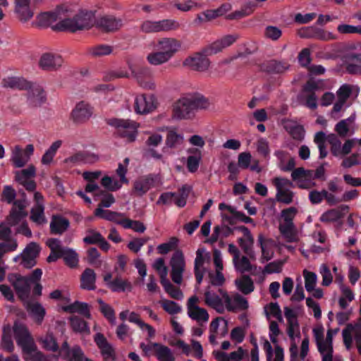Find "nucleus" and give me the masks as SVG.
<instances>
[{
    "instance_id": "nucleus-50",
    "label": "nucleus",
    "mask_w": 361,
    "mask_h": 361,
    "mask_svg": "<svg viewBox=\"0 0 361 361\" xmlns=\"http://www.w3.org/2000/svg\"><path fill=\"white\" fill-rule=\"evenodd\" d=\"M61 140H56L49 146L42 157L41 163L43 165L49 166L53 163L54 158L58 149L61 147Z\"/></svg>"
},
{
    "instance_id": "nucleus-21",
    "label": "nucleus",
    "mask_w": 361,
    "mask_h": 361,
    "mask_svg": "<svg viewBox=\"0 0 361 361\" xmlns=\"http://www.w3.org/2000/svg\"><path fill=\"white\" fill-rule=\"evenodd\" d=\"M8 281L14 287L18 297L23 301H27L30 291V284L27 277L18 274L8 276Z\"/></svg>"
},
{
    "instance_id": "nucleus-28",
    "label": "nucleus",
    "mask_w": 361,
    "mask_h": 361,
    "mask_svg": "<svg viewBox=\"0 0 361 361\" xmlns=\"http://www.w3.org/2000/svg\"><path fill=\"white\" fill-rule=\"evenodd\" d=\"M183 65L196 71L205 72L210 67V61L204 55L195 54L187 57L183 61Z\"/></svg>"
},
{
    "instance_id": "nucleus-63",
    "label": "nucleus",
    "mask_w": 361,
    "mask_h": 361,
    "mask_svg": "<svg viewBox=\"0 0 361 361\" xmlns=\"http://www.w3.org/2000/svg\"><path fill=\"white\" fill-rule=\"evenodd\" d=\"M265 314L269 319L275 318L280 322L283 321L282 314L278 303H270L264 307Z\"/></svg>"
},
{
    "instance_id": "nucleus-56",
    "label": "nucleus",
    "mask_w": 361,
    "mask_h": 361,
    "mask_svg": "<svg viewBox=\"0 0 361 361\" xmlns=\"http://www.w3.org/2000/svg\"><path fill=\"white\" fill-rule=\"evenodd\" d=\"M71 326L75 332L89 335L90 334V328L86 322L78 317H72L70 318Z\"/></svg>"
},
{
    "instance_id": "nucleus-7",
    "label": "nucleus",
    "mask_w": 361,
    "mask_h": 361,
    "mask_svg": "<svg viewBox=\"0 0 361 361\" xmlns=\"http://www.w3.org/2000/svg\"><path fill=\"white\" fill-rule=\"evenodd\" d=\"M214 286L211 284L206 288L204 291V302L218 313L222 314L225 312L224 294H227V292Z\"/></svg>"
},
{
    "instance_id": "nucleus-23",
    "label": "nucleus",
    "mask_w": 361,
    "mask_h": 361,
    "mask_svg": "<svg viewBox=\"0 0 361 361\" xmlns=\"http://www.w3.org/2000/svg\"><path fill=\"white\" fill-rule=\"evenodd\" d=\"M131 73L132 77L142 88L147 90H156L157 83L149 75L147 68H140L136 70L131 68Z\"/></svg>"
},
{
    "instance_id": "nucleus-16",
    "label": "nucleus",
    "mask_w": 361,
    "mask_h": 361,
    "mask_svg": "<svg viewBox=\"0 0 361 361\" xmlns=\"http://www.w3.org/2000/svg\"><path fill=\"white\" fill-rule=\"evenodd\" d=\"M147 47L160 50L171 60L180 49V43L174 38H161L150 42Z\"/></svg>"
},
{
    "instance_id": "nucleus-42",
    "label": "nucleus",
    "mask_w": 361,
    "mask_h": 361,
    "mask_svg": "<svg viewBox=\"0 0 361 361\" xmlns=\"http://www.w3.org/2000/svg\"><path fill=\"white\" fill-rule=\"evenodd\" d=\"M274 345L273 349L271 343L265 341L263 343V349L266 353L268 361H283V350L279 345V343Z\"/></svg>"
},
{
    "instance_id": "nucleus-11",
    "label": "nucleus",
    "mask_w": 361,
    "mask_h": 361,
    "mask_svg": "<svg viewBox=\"0 0 361 361\" xmlns=\"http://www.w3.org/2000/svg\"><path fill=\"white\" fill-rule=\"evenodd\" d=\"M159 106V101L154 94H140L135 96L134 109L137 114H147Z\"/></svg>"
},
{
    "instance_id": "nucleus-45",
    "label": "nucleus",
    "mask_w": 361,
    "mask_h": 361,
    "mask_svg": "<svg viewBox=\"0 0 361 361\" xmlns=\"http://www.w3.org/2000/svg\"><path fill=\"white\" fill-rule=\"evenodd\" d=\"M347 209V207H343L328 210L321 215L320 221L324 223L339 222V221L344 216V212Z\"/></svg>"
},
{
    "instance_id": "nucleus-4",
    "label": "nucleus",
    "mask_w": 361,
    "mask_h": 361,
    "mask_svg": "<svg viewBox=\"0 0 361 361\" xmlns=\"http://www.w3.org/2000/svg\"><path fill=\"white\" fill-rule=\"evenodd\" d=\"M94 20V13L92 11H82L73 18L66 17V19L61 20L60 27L63 30L75 32L90 27Z\"/></svg>"
},
{
    "instance_id": "nucleus-6",
    "label": "nucleus",
    "mask_w": 361,
    "mask_h": 361,
    "mask_svg": "<svg viewBox=\"0 0 361 361\" xmlns=\"http://www.w3.org/2000/svg\"><path fill=\"white\" fill-rule=\"evenodd\" d=\"M107 123L116 129L117 133L127 142H133L137 136L139 125L130 120L110 118Z\"/></svg>"
},
{
    "instance_id": "nucleus-22",
    "label": "nucleus",
    "mask_w": 361,
    "mask_h": 361,
    "mask_svg": "<svg viewBox=\"0 0 361 361\" xmlns=\"http://www.w3.org/2000/svg\"><path fill=\"white\" fill-rule=\"evenodd\" d=\"M213 260L215 272L212 271L208 272L209 282L214 286H222L225 282V278L222 273L224 269L222 256L219 250H214Z\"/></svg>"
},
{
    "instance_id": "nucleus-46",
    "label": "nucleus",
    "mask_w": 361,
    "mask_h": 361,
    "mask_svg": "<svg viewBox=\"0 0 361 361\" xmlns=\"http://www.w3.org/2000/svg\"><path fill=\"white\" fill-rule=\"evenodd\" d=\"M355 114H353L350 117L338 122L335 126V130L342 137L346 136L348 133L354 132Z\"/></svg>"
},
{
    "instance_id": "nucleus-60",
    "label": "nucleus",
    "mask_w": 361,
    "mask_h": 361,
    "mask_svg": "<svg viewBox=\"0 0 361 361\" xmlns=\"http://www.w3.org/2000/svg\"><path fill=\"white\" fill-rule=\"evenodd\" d=\"M190 98L193 109H207L209 106V100L197 92L189 93Z\"/></svg>"
},
{
    "instance_id": "nucleus-30",
    "label": "nucleus",
    "mask_w": 361,
    "mask_h": 361,
    "mask_svg": "<svg viewBox=\"0 0 361 361\" xmlns=\"http://www.w3.org/2000/svg\"><path fill=\"white\" fill-rule=\"evenodd\" d=\"M63 59L61 56L52 52L43 53L39 60V67L45 71H54L61 66Z\"/></svg>"
},
{
    "instance_id": "nucleus-10",
    "label": "nucleus",
    "mask_w": 361,
    "mask_h": 361,
    "mask_svg": "<svg viewBox=\"0 0 361 361\" xmlns=\"http://www.w3.org/2000/svg\"><path fill=\"white\" fill-rule=\"evenodd\" d=\"M276 188V200L281 203L289 204L293 201L294 192L291 190L292 182L283 177H276L272 180Z\"/></svg>"
},
{
    "instance_id": "nucleus-13",
    "label": "nucleus",
    "mask_w": 361,
    "mask_h": 361,
    "mask_svg": "<svg viewBox=\"0 0 361 361\" xmlns=\"http://www.w3.org/2000/svg\"><path fill=\"white\" fill-rule=\"evenodd\" d=\"M200 300L196 295L191 296L186 304L187 314L191 319L199 324H205L209 321L207 310L199 305Z\"/></svg>"
},
{
    "instance_id": "nucleus-8",
    "label": "nucleus",
    "mask_w": 361,
    "mask_h": 361,
    "mask_svg": "<svg viewBox=\"0 0 361 361\" xmlns=\"http://www.w3.org/2000/svg\"><path fill=\"white\" fill-rule=\"evenodd\" d=\"M70 11L68 6L63 5L54 11L42 12L37 16V23L41 26L52 25L57 23L58 28L63 30L60 27L61 20L66 19V17L69 16Z\"/></svg>"
},
{
    "instance_id": "nucleus-14",
    "label": "nucleus",
    "mask_w": 361,
    "mask_h": 361,
    "mask_svg": "<svg viewBox=\"0 0 361 361\" xmlns=\"http://www.w3.org/2000/svg\"><path fill=\"white\" fill-rule=\"evenodd\" d=\"M171 268V276L172 281L178 284L183 281V273L185 269V261L183 253L180 250H176L172 255L170 260Z\"/></svg>"
},
{
    "instance_id": "nucleus-47",
    "label": "nucleus",
    "mask_w": 361,
    "mask_h": 361,
    "mask_svg": "<svg viewBox=\"0 0 361 361\" xmlns=\"http://www.w3.org/2000/svg\"><path fill=\"white\" fill-rule=\"evenodd\" d=\"M236 229L243 235V238H240L238 240L240 245L247 255L252 257L251 255V248L252 247L254 240L250 231L244 226H238Z\"/></svg>"
},
{
    "instance_id": "nucleus-29",
    "label": "nucleus",
    "mask_w": 361,
    "mask_h": 361,
    "mask_svg": "<svg viewBox=\"0 0 361 361\" xmlns=\"http://www.w3.org/2000/svg\"><path fill=\"white\" fill-rule=\"evenodd\" d=\"M228 331V322L223 317H216L213 319L209 326V341L215 344L218 337L225 336Z\"/></svg>"
},
{
    "instance_id": "nucleus-1",
    "label": "nucleus",
    "mask_w": 361,
    "mask_h": 361,
    "mask_svg": "<svg viewBox=\"0 0 361 361\" xmlns=\"http://www.w3.org/2000/svg\"><path fill=\"white\" fill-rule=\"evenodd\" d=\"M13 334H14L18 345L22 348L23 357L26 361H54L58 360L59 356L46 357L39 351L29 330L25 324L19 322H16L13 328L10 324L4 326L1 345L5 350L8 351L13 350Z\"/></svg>"
},
{
    "instance_id": "nucleus-40",
    "label": "nucleus",
    "mask_w": 361,
    "mask_h": 361,
    "mask_svg": "<svg viewBox=\"0 0 361 361\" xmlns=\"http://www.w3.org/2000/svg\"><path fill=\"white\" fill-rule=\"evenodd\" d=\"M97 159V157L94 154L82 152L66 158L65 162L69 166H73L82 163H92Z\"/></svg>"
},
{
    "instance_id": "nucleus-64",
    "label": "nucleus",
    "mask_w": 361,
    "mask_h": 361,
    "mask_svg": "<svg viewBox=\"0 0 361 361\" xmlns=\"http://www.w3.org/2000/svg\"><path fill=\"white\" fill-rule=\"evenodd\" d=\"M349 59L352 63H349L347 66V71L352 74L361 75V54H352L349 56Z\"/></svg>"
},
{
    "instance_id": "nucleus-54",
    "label": "nucleus",
    "mask_w": 361,
    "mask_h": 361,
    "mask_svg": "<svg viewBox=\"0 0 361 361\" xmlns=\"http://www.w3.org/2000/svg\"><path fill=\"white\" fill-rule=\"evenodd\" d=\"M69 226V222L67 219L54 216L50 224V228L54 233H61L65 231Z\"/></svg>"
},
{
    "instance_id": "nucleus-24",
    "label": "nucleus",
    "mask_w": 361,
    "mask_h": 361,
    "mask_svg": "<svg viewBox=\"0 0 361 361\" xmlns=\"http://www.w3.org/2000/svg\"><path fill=\"white\" fill-rule=\"evenodd\" d=\"M320 82L314 80L309 81L304 87L301 94V99L305 101L306 106L311 109H315L317 107V97L314 92L319 90Z\"/></svg>"
},
{
    "instance_id": "nucleus-18",
    "label": "nucleus",
    "mask_w": 361,
    "mask_h": 361,
    "mask_svg": "<svg viewBox=\"0 0 361 361\" xmlns=\"http://www.w3.org/2000/svg\"><path fill=\"white\" fill-rule=\"evenodd\" d=\"M40 247L36 243H29L20 255L13 258L14 262L21 259V264L26 268H32L36 264V259L40 252Z\"/></svg>"
},
{
    "instance_id": "nucleus-55",
    "label": "nucleus",
    "mask_w": 361,
    "mask_h": 361,
    "mask_svg": "<svg viewBox=\"0 0 361 361\" xmlns=\"http://www.w3.org/2000/svg\"><path fill=\"white\" fill-rule=\"evenodd\" d=\"M39 343L47 350L56 352L59 350L58 343L51 333H47L44 336H42L38 338Z\"/></svg>"
},
{
    "instance_id": "nucleus-57",
    "label": "nucleus",
    "mask_w": 361,
    "mask_h": 361,
    "mask_svg": "<svg viewBox=\"0 0 361 361\" xmlns=\"http://www.w3.org/2000/svg\"><path fill=\"white\" fill-rule=\"evenodd\" d=\"M233 263L236 271L240 273H245L247 271H251L252 270V266L251 265L249 259L245 256H240V255L233 259Z\"/></svg>"
},
{
    "instance_id": "nucleus-39",
    "label": "nucleus",
    "mask_w": 361,
    "mask_h": 361,
    "mask_svg": "<svg viewBox=\"0 0 361 361\" xmlns=\"http://www.w3.org/2000/svg\"><path fill=\"white\" fill-rule=\"evenodd\" d=\"M25 308L33 319L38 324H42L45 314L44 307L39 302H30L27 300L24 302Z\"/></svg>"
},
{
    "instance_id": "nucleus-49",
    "label": "nucleus",
    "mask_w": 361,
    "mask_h": 361,
    "mask_svg": "<svg viewBox=\"0 0 361 361\" xmlns=\"http://www.w3.org/2000/svg\"><path fill=\"white\" fill-rule=\"evenodd\" d=\"M188 155L186 159V167L189 172L195 173L198 170L200 161L202 160V153L198 149H189Z\"/></svg>"
},
{
    "instance_id": "nucleus-44",
    "label": "nucleus",
    "mask_w": 361,
    "mask_h": 361,
    "mask_svg": "<svg viewBox=\"0 0 361 361\" xmlns=\"http://www.w3.org/2000/svg\"><path fill=\"white\" fill-rule=\"evenodd\" d=\"M252 161V155L248 152H241L238 156V164L240 169H246L250 168L252 171L260 172L261 168L259 166L258 161L255 160L254 164L250 165Z\"/></svg>"
},
{
    "instance_id": "nucleus-17",
    "label": "nucleus",
    "mask_w": 361,
    "mask_h": 361,
    "mask_svg": "<svg viewBox=\"0 0 361 361\" xmlns=\"http://www.w3.org/2000/svg\"><path fill=\"white\" fill-rule=\"evenodd\" d=\"M291 178L295 185L302 189H310L316 185L314 171L306 170L302 167L293 169L291 173Z\"/></svg>"
},
{
    "instance_id": "nucleus-31",
    "label": "nucleus",
    "mask_w": 361,
    "mask_h": 361,
    "mask_svg": "<svg viewBox=\"0 0 361 361\" xmlns=\"http://www.w3.org/2000/svg\"><path fill=\"white\" fill-rule=\"evenodd\" d=\"M35 167L30 165L26 169L15 173L16 180L23 185L27 190H32L35 188V184L31 178L35 176Z\"/></svg>"
},
{
    "instance_id": "nucleus-35",
    "label": "nucleus",
    "mask_w": 361,
    "mask_h": 361,
    "mask_svg": "<svg viewBox=\"0 0 361 361\" xmlns=\"http://www.w3.org/2000/svg\"><path fill=\"white\" fill-rule=\"evenodd\" d=\"M35 205L32 208L30 218L33 222L38 225L44 224L47 222L44 215L43 197L39 192L34 195Z\"/></svg>"
},
{
    "instance_id": "nucleus-27",
    "label": "nucleus",
    "mask_w": 361,
    "mask_h": 361,
    "mask_svg": "<svg viewBox=\"0 0 361 361\" xmlns=\"http://www.w3.org/2000/svg\"><path fill=\"white\" fill-rule=\"evenodd\" d=\"M287 334L291 341L290 347V358L295 360L299 356L298 343L300 338V330L298 322L288 323Z\"/></svg>"
},
{
    "instance_id": "nucleus-48",
    "label": "nucleus",
    "mask_w": 361,
    "mask_h": 361,
    "mask_svg": "<svg viewBox=\"0 0 361 361\" xmlns=\"http://www.w3.org/2000/svg\"><path fill=\"white\" fill-rule=\"evenodd\" d=\"M279 229L282 237L287 242L292 243L299 240V233L294 224H279Z\"/></svg>"
},
{
    "instance_id": "nucleus-59",
    "label": "nucleus",
    "mask_w": 361,
    "mask_h": 361,
    "mask_svg": "<svg viewBox=\"0 0 361 361\" xmlns=\"http://www.w3.org/2000/svg\"><path fill=\"white\" fill-rule=\"evenodd\" d=\"M61 257L70 267H75L78 264V255L73 249L64 248L61 251Z\"/></svg>"
},
{
    "instance_id": "nucleus-26",
    "label": "nucleus",
    "mask_w": 361,
    "mask_h": 361,
    "mask_svg": "<svg viewBox=\"0 0 361 361\" xmlns=\"http://www.w3.org/2000/svg\"><path fill=\"white\" fill-rule=\"evenodd\" d=\"M13 11L16 18L23 23L30 21L34 16L30 0H15Z\"/></svg>"
},
{
    "instance_id": "nucleus-2",
    "label": "nucleus",
    "mask_w": 361,
    "mask_h": 361,
    "mask_svg": "<svg viewBox=\"0 0 361 361\" xmlns=\"http://www.w3.org/2000/svg\"><path fill=\"white\" fill-rule=\"evenodd\" d=\"M338 329H329L325 336L324 327L318 324L312 329V334L317 348L322 357V361H332L333 358V337L337 334Z\"/></svg>"
},
{
    "instance_id": "nucleus-43",
    "label": "nucleus",
    "mask_w": 361,
    "mask_h": 361,
    "mask_svg": "<svg viewBox=\"0 0 361 361\" xmlns=\"http://www.w3.org/2000/svg\"><path fill=\"white\" fill-rule=\"evenodd\" d=\"M259 243L262 250V259L264 261L270 260L274 256V249L276 246L275 242L269 238H264L262 235L259 236Z\"/></svg>"
},
{
    "instance_id": "nucleus-61",
    "label": "nucleus",
    "mask_w": 361,
    "mask_h": 361,
    "mask_svg": "<svg viewBox=\"0 0 361 361\" xmlns=\"http://www.w3.org/2000/svg\"><path fill=\"white\" fill-rule=\"evenodd\" d=\"M118 224L125 228H131L134 231L140 233L145 232L146 229L145 225L142 222L131 220L130 219H122L120 221H118Z\"/></svg>"
},
{
    "instance_id": "nucleus-9",
    "label": "nucleus",
    "mask_w": 361,
    "mask_h": 361,
    "mask_svg": "<svg viewBox=\"0 0 361 361\" xmlns=\"http://www.w3.org/2000/svg\"><path fill=\"white\" fill-rule=\"evenodd\" d=\"M129 159L126 158L123 163L118 164L116 169V174L119 179L105 176L101 180L102 185L107 190L111 191H116L120 189L123 184L128 183V179L126 178V174L128 170Z\"/></svg>"
},
{
    "instance_id": "nucleus-58",
    "label": "nucleus",
    "mask_w": 361,
    "mask_h": 361,
    "mask_svg": "<svg viewBox=\"0 0 361 361\" xmlns=\"http://www.w3.org/2000/svg\"><path fill=\"white\" fill-rule=\"evenodd\" d=\"M238 289L244 294H249L254 290V284L252 279L248 276H242L235 281Z\"/></svg>"
},
{
    "instance_id": "nucleus-25",
    "label": "nucleus",
    "mask_w": 361,
    "mask_h": 361,
    "mask_svg": "<svg viewBox=\"0 0 361 361\" xmlns=\"http://www.w3.org/2000/svg\"><path fill=\"white\" fill-rule=\"evenodd\" d=\"M178 26L176 21L164 20L160 21L147 20L141 25V30L146 33L160 32L176 28Z\"/></svg>"
},
{
    "instance_id": "nucleus-36",
    "label": "nucleus",
    "mask_w": 361,
    "mask_h": 361,
    "mask_svg": "<svg viewBox=\"0 0 361 361\" xmlns=\"http://www.w3.org/2000/svg\"><path fill=\"white\" fill-rule=\"evenodd\" d=\"M161 142L162 136L160 134L157 133H150L145 142L147 156L157 160L161 159L162 155L154 149L160 145Z\"/></svg>"
},
{
    "instance_id": "nucleus-3",
    "label": "nucleus",
    "mask_w": 361,
    "mask_h": 361,
    "mask_svg": "<svg viewBox=\"0 0 361 361\" xmlns=\"http://www.w3.org/2000/svg\"><path fill=\"white\" fill-rule=\"evenodd\" d=\"M27 205V201L23 199L17 200L14 202L10 216L7 219V223L0 224V239L6 240L10 238V226H15L19 224L21 221L27 216L25 208Z\"/></svg>"
},
{
    "instance_id": "nucleus-62",
    "label": "nucleus",
    "mask_w": 361,
    "mask_h": 361,
    "mask_svg": "<svg viewBox=\"0 0 361 361\" xmlns=\"http://www.w3.org/2000/svg\"><path fill=\"white\" fill-rule=\"evenodd\" d=\"M302 275L305 279V287L307 292H312L317 283V276L315 273L304 269Z\"/></svg>"
},
{
    "instance_id": "nucleus-34",
    "label": "nucleus",
    "mask_w": 361,
    "mask_h": 361,
    "mask_svg": "<svg viewBox=\"0 0 361 361\" xmlns=\"http://www.w3.org/2000/svg\"><path fill=\"white\" fill-rule=\"evenodd\" d=\"M210 255L204 248H199L196 251V257L195 259V273L198 284L201 283L203 279L204 270L202 267L204 264L209 262Z\"/></svg>"
},
{
    "instance_id": "nucleus-52",
    "label": "nucleus",
    "mask_w": 361,
    "mask_h": 361,
    "mask_svg": "<svg viewBox=\"0 0 361 361\" xmlns=\"http://www.w3.org/2000/svg\"><path fill=\"white\" fill-rule=\"evenodd\" d=\"M156 347L155 357L159 361H176L172 350L163 344H154Z\"/></svg>"
},
{
    "instance_id": "nucleus-38",
    "label": "nucleus",
    "mask_w": 361,
    "mask_h": 361,
    "mask_svg": "<svg viewBox=\"0 0 361 361\" xmlns=\"http://www.w3.org/2000/svg\"><path fill=\"white\" fill-rule=\"evenodd\" d=\"M237 39L235 35H226L211 44L207 49L208 54H215L233 44Z\"/></svg>"
},
{
    "instance_id": "nucleus-41",
    "label": "nucleus",
    "mask_w": 361,
    "mask_h": 361,
    "mask_svg": "<svg viewBox=\"0 0 361 361\" xmlns=\"http://www.w3.org/2000/svg\"><path fill=\"white\" fill-rule=\"evenodd\" d=\"M149 51L146 55L147 63L153 66H158L166 63L170 59L160 50L156 48H149Z\"/></svg>"
},
{
    "instance_id": "nucleus-12",
    "label": "nucleus",
    "mask_w": 361,
    "mask_h": 361,
    "mask_svg": "<svg viewBox=\"0 0 361 361\" xmlns=\"http://www.w3.org/2000/svg\"><path fill=\"white\" fill-rule=\"evenodd\" d=\"M35 151L34 145H27L25 149L15 145L11 149L10 161L16 168H22L30 161Z\"/></svg>"
},
{
    "instance_id": "nucleus-53",
    "label": "nucleus",
    "mask_w": 361,
    "mask_h": 361,
    "mask_svg": "<svg viewBox=\"0 0 361 361\" xmlns=\"http://www.w3.org/2000/svg\"><path fill=\"white\" fill-rule=\"evenodd\" d=\"M96 274L92 269H87L81 276V287L84 289L95 288Z\"/></svg>"
},
{
    "instance_id": "nucleus-20",
    "label": "nucleus",
    "mask_w": 361,
    "mask_h": 361,
    "mask_svg": "<svg viewBox=\"0 0 361 361\" xmlns=\"http://www.w3.org/2000/svg\"><path fill=\"white\" fill-rule=\"evenodd\" d=\"M6 85L11 88L27 90L32 89L33 97H39L42 100L44 97V90L37 85H33L27 80L21 77H11L6 80Z\"/></svg>"
},
{
    "instance_id": "nucleus-37",
    "label": "nucleus",
    "mask_w": 361,
    "mask_h": 361,
    "mask_svg": "<svg viewBox=\"0 0 361 361\" xmlns=\"http://www.w3.org/2000/svg\"><path fill=\"white\" fill-rule=\"evenodd\" d=\"M94 341L100 349L104 361L115 360L114 350L102 334L98 333L94 336Z\"/></svg>"
},
{
    "instance_id": "nucleus-19",
    "label": "nucleus",
    "mask_w": 361,
    "mask_h": 361,
    "mask_svg": "<svg viewBox=\"0 0 361 361\" xmlns=\"http://www.w3.org/2000/svg\"><path fill=\"white\" fill-rule=\"evenodd\" d=\"M93 107L87 102H78L71 111L70 118L76 124L87 122L93 115Z\"/></svg>"
},
{
    "instance_id": "nucleus-32",
    "label": "nucleus",
    "mask_w": 361,
    "mask_h": 361,
    "mask_svg": "<svg viewBox=\"0 0 361 361\" xmlns=\"http://www.w3.org/2000/svg\"><path fill=\"white\" fill-rule=\"evenodd\" d=\"M225 311H234L236 310H247L248 308L247 300L239 294L230 296L228 293L224 294Z\"/></svg>"
},
{
    "instance_id": "nucleus-51",
    "label": "nucleus",
    "mask_w": 361,
    "mask_h": 361,
    "mask_svg": "<svg viewBox=\"0 0 361 361\" xmlns=\"http://www.w3.org/2000/svg\"><path fill=\"white\" fill-rule=\"evenodd\" d=\"M154 186V179L148 177L137 180L134 183V191L140 196L145 195Z\"/></svg>"
},
{
    "instance_id": "nucleus-33",
    "label": "nucleus",
    "mask_w": 361,
    "mask_h": 361,
    "mask_svg": "<svg viewBox=\"0 0 361 361\" xmlns=\"http://www.w3.org/2000/svg\"><path fill=\"white\" fill-rule=\"evenodd\" d=\"M60 355L67 361H92L84 356L79 347L70 349L67 342H64L59 351Z\"/></svg>"
},
{
    "instance_id": "nucleus-5",
    "label": "nucleus",
    "mask_w": 361,
    "mask_h": 361,
    "mask_svg": "<svg viewBox=\"0 0 361 361\" xmlns=\"http://www.w3.org/2000/svg\"><path fill=\"white\" fill-rule=\"evenodd\" d=\"M49 296L52 299L60 300L59 307V309L63 312L68 313H79L87 318L90 317L87 305L85 303L75 302L71 304H66V302H69L68 295L63 294V292L59 290L52 291Z\"/></svg>"
},
{
    "instance_id": "nucleus-15",
    "label": "nucleus",
    "mask_w": 361,
    "mask_h": 361,
    "mask_svg": "<svg viewBox=\"0 0 361 361\" xmlns=\"http://www.w3.org/2000/svg\"><path fill=\"white\" fill-rule=\"evenodd\" d=\"M192 109L189 93L185 94L173 103L172 117L176 120L186 119L189 118Z\"/></svg>"
}]
</instances>
